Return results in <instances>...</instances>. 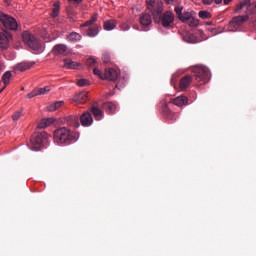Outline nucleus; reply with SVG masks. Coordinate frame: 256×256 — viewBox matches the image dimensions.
Returning <instances> with one entry per match:
<instances>
[{
	"label": "nucleus",
	"mask_w": 256,
	"mask_h": 256,
	"mask_svg": "<svg viewBox=\"0 0 256 256\" xmlns=\"http://www.w3.org/2000/svg\"><path fill=\"white\" fill-rule=\"evenodd\" d=\"M77 141V134L67 127H61L54 131V143L57 145H71Z\"/></svg>",
	"instance_id": "f257e3e1"
},
{
	"label": "nucleus",
	"mask_w": 256,
	"mask_h": 256,
	"mask_svg": "<svg viewBox=\"0 0 256 256\" xmlns=\"http://www.w3.org/2000/svg\"><path fill=\"white\" fill-rule=\"evenodd\" d=\"M47 143H49V134L41 132L32 136L29 147L32 151H40Z\"/></svg>",
	"instance_id": "f03ea898"
},
{
	"label": "nucleus",
	"mask_w": 256,
	"mask_h": 256,
	"mask_svg": "<svg viewBox=\"0 0 256 256\" xmlns=\"http://www.w3.org/2000/svg\"><path fill=\"white\" fill-rule=\"evenodd\" d=\"M192 73L195 77V80L200 83V85H205V83H209L211 79V72L209 68L205 66H195L192 69Z\"/></svg>",
	"instance_id": "7ed1b4c3"
},
{
	"label": "nucleus",
	"mask_w": 256,
	"mask_h": 256,
	"mask_svg": "<svg viewBox=\"0 0 256 256\" xmlns=\"http://www.w3.org/2000/svg\"><path fill=\"white\" fill-rule=\"evenodd\" d=\"M22 39L25 45L30 49H33L34 51H39V49H41V42L29 31H24L22 33Z\"/></svg>",
	"instance_id": "20e7f679"
},
{
	"label": "nucleus",
	"mask_w": 256,
	"mask_h": 256,
	"mask_svg": "<svg viewBox=\"0 0 256 256\" xmlns=\"http://www.w3.org/2000/svg\"><path fill=\"white\" fill-rule=\"evenodd\" d=\"M0 22L2 23L5 29H9L10 31H17L19 25L17 24V20L15 18L0 12Z\"/></svg>",
	"instance_id": "39448f33"
},
{
	"label": "nucleus",
	"mask_w": 256,
	"mask_h": 256,
	"mask_svg": "<svg viewBox=\"0 0 256 256\" xmlns=\"http://www.w3.org/2000/svg\"><path fill=\"white\" fill-rule=\"evenodd\" d=\"M146 5L154 19H157L163 13V3L161 2L155 3V0H146Z\"/></svg>",
	"instance_id": "423d86ee"
},
{
	"label": "nucleus",
	"mask_w": 256,
	"mask_h": 256,
	"mask_svg": "<svg viewBox=\"0 0 256 256\" xmlns=\"http://www.w3.org/2000/svg\"><path fill=\"white\" fill-rule=\"evenodd\" d=\"M157 18L160 19L161 24L164 27H171L173 25V21L175 19V16L173 15L172 12L167 11L162 16H161V14L159 16H157L156 19Z\"/></svg>",
	"instance_id": "0eeeda50"
},
{
	"label": "nucleus",
	"mask_w": 256,
	"mask_h": 256,
	"mask_svg": "<svg viewBox=\"0 0 256 256\" xmlns=\"http://www.w3.org/2000/svg\"><path fill=\"white\" fill-rule=\"evenodd\" d=\"M12 38L8 31L0 32V49H9V42Z\"/></svg>",
	"instance_id": "6e6552de"
},
{
	"label": "nucleus",
	"mask_w": 256,
	"mask_h": 256,
	"mask_svg": "<svg viewBox=\"0 0 256 256\" xmlns=\"http://www.w3.org/2000/svg\"><path fill=\"white\" fill-rule=\"evenodd\" d=\"M119 75H121L119 70L109 68L105 70L104 79H108V81H117V79H119Z\"/></svg>",
	"instance_id": "1a4fd4ad"
},
{
	"label": "nucleus",
	"mask_w": 256,
	"mask_h": 256,
	"mask_svg": "<svg viewBox=\"0 0 256 256\" xmlns=\"http://www.w3.org/2000/svg\"><path fill=\"white\" fill-rule=\"evenodd\" d=\"M79 121L83 127H91V125H93V116L91 115V112H84L80 116Z\"/></svg>",
	"instance_id": "9d476101"
},
{
	"label": "nucleus",
	"mask_w": 256,
	"mask_h": 256,
	"mask_svg": "<svg viewBox=\"0 0 256 256\" xmlns=\"http://www.w3.org/2000/svg\"><path fill=\"white\" fill-rule=\"evenodd\" d=\"M139 21L140 25H142L144 29H147V27H149L151 23H153V18L151 17V14L144 12L141 14Z\"/></svg>",
	"instance_id": "9b49d317"
},
{
	"label": "nucleus",
	"mask_w": 256,
	"mask_h": 256,
	"mask_svg": "<svg viewBox=\"0 0 256 256\" xmlns=\"http://www.w3.org/2000/svg\"><path fill=\"white\" fill-rule=\"evenodd\" d=\"M73 103H76L77 105L87 103L89 101V93L88 92H81L79 94H76L72 98Z\"/></svg>",
	"instance_id": "f8f14e48"
},
{
	"label": "nucleus",
	"mask_w": 256,
	"mask_h": 256,
	"mask_svg": "<svg viewBox=\"0 0 256 256\" xmlns=\"http://www.w3.org/2000/svg\"><path fill=\"white\" fill-rule=\"evenodd\" d=\"M248 20H249V16H247V15L236 16L231 20L230 25H232L233 27H239V26L243 25V23H245Z\"/></svg>",
	"instance_id": "ddd939ff"
},
{
	"label": "nucleus",
	"mask_w": 256,
	"mask_h": 256,
	"mask_svg": "<svg viewBox=\"0 0 256 256\" xmlns=\"http://www.w3.org/2000/svg\"><path fill=\"white\" fill-rule=\"evenodd\" d=\"M52 52L54 55H67V46L65 44H57Z\"/></svg>",
	"instance_id": "4468645a"
},
{
	"label": "nucleus",
	"mask_w": 256,
	"mask_h": 256,
	"mask_svg": "<svg viewBox=\"0 0 256 256\" xmlns=\"http://www.w3.org/2000/svg\"><path fill=\"white\" fill-rule=\"evenodd\" d=\"M66 123H68L70 127H75L76 129L81 126L79 123V116L77 115L66 117Z\"/></svg>",
	"instance_id": "2eb2a0df"
},
{
	"label": "nucleus",
	"mask_w": 256,
	"mask_h": 256,
	"mask_svg": "<svg viewBox=\"0 0 256 256\" xmlns=\"http://www.w3.org/2000/svg\"><path fill=\"white\" fill-rule=\"evenodd\" d=\"M193 81V77L186 75L180 80L179 87L183 91L184 89H187L189 85H191V82Z\"/></svg>",
	"instance_id": "dca6fc26"
},
{
	"label": "nucleus",
	"mask_w": 256,
	"mask_h": 256,
	"mask_svg": "<svg viewBox=\"0 0 256 256\" xmlns=\"http://www.w3.org/2000/svg\"><path fill=\"white\" fill-rule=\"evenodd\" d=\"M53 123H55L54 118H43L38 124V129H47V127H50Z\"/></svg>",
	"instance_id": "f3484780"
},
{
	"label": "nucleus",
	"mask_w": 256,
	"mask_h": 256,
	"mask_svg": "<svg viewBox=\"0 0 256 256\" xmlns=\"http://www.w3.org/2000/svg\"><path fill=\"white\" fill-rule=\"evenodd\" d=\"M33 65V62H21L15 66V71H27V69H31Z\"/></svg>",
	"instance_id": "a211bd4d"
},
{
	"label": "nucleus",
	"mask_w": 256,
	"mask_h": 256,
	"mask_svg": "<svg viewBox=\"0 0 256 256\" xmlns=\"http://www.w3.org/2000/svg\"><path fill=\"white\" fill-rule=\"evenodd\" d=\"M188 101L186 96H178L172 100V103L177 107H183V105H187Z\"/></svg>",
	"instance_id": "6ab92c4d"
},
{
	"label": "nucleus",
	"mask_w": 256,
	"mask_h": 256,
	"mask_svg": "<svg viewBox=\"0 0 256 256\" xmlns=\"http://www.w3.org/2000/svg\"><path fill=\"white\" fill-rule=\"evenodd\" d=\"M90 111L92 112L94 118L96 119V121H101V119H103V111L101 109H99V107L97 106H92L90 108Z\"/></svg>",
	"instance_id": "aec40b11"
},
{
	"label": "nucleus",
	"mask_w": 256,
	"mask_h": 256,
	"mask_svg": "<svg viewBox=\"0 0 256 256\" xmlns=\"http://www.w3.org/2000/svg\"><path fill=\"white\" fill-rule=\"evenodd\" d=\"M64 67L65 69H79V67H81V64L71 59H64Z\"/></svg>",
	"instance_id": "412c9836"
},
{
	"label": "nucleus",
	"mask_w": 256,
	"mask_h": 256,
	"mask_svg": "<svg viewBox=\"0 0 256 256\" xmlns=\"http://www.w3.org/2000/svg\"><path fill=\"white\" fill-rule=\"evenodd\" d=\"M183 40L186 43H199V39L197 38V36H195V34H191L189 32H186V34L183 36Z\"/></svg>",
	"instance_id": "4be33fe9"
},
{
	"label": "nucleus",
	"mask_w": 256,
	"mask_h": 256,
	"mask_svg": "<svg viewBox=\"0 0 256 256\" xmlns=\"http://www.w3.org/2000/svg\"><path fill=\"white\" fill-rule=\"evenodd\" d=\"M117 27V21L116 20H107L103 24V28L105 31H113Z\"/></svg>",
	"instance_id": "5701e85b"
},
{
	"label": "nucleus",
	"mask_w": 256,
	"mask_h": 256,
	"mask_svg": "<svg viewBox=\"0 0 256 256\" xmlns=\"http://www.w3.org/2000/svg\"><path fill=\"white\" fill-rule=\"evenodd\" d=\"M67 41L70 43H77V41H81V34L72 32L67 36Z\"/></svg>",
	"instance_id": "b1692460"
},
{
	"label": "nucleus",
	"mask_w": 256,
	"mask_h": 256,
	"mask_svg": "<svg viewBox=\"0 0 256 256\" xmlns=\"http://www.w3.org/2000/svg\"><path fill=\"white\" fill-rule=\"evenodd\" d=\"M103 109H105L107 113H115L117 106L113 102H106L103 104Z\"/></svg>",
	"instance_id": "393cba45"
},
{
	"label": "nucleus",
	"mask_w": 256,
	"mask_h": 256,
	"mask_svg": "<svg viewBox=\"0 0 256 256\" xmlns=\"http://www.w3.org/2000/svg\"><path fill=\"white\" fill-rule=\"evenodd\" d=\"M193 17V13L191 12H184L182 15L179 16V21H182V23H187L191 18Z\"/></svg>",
	"instance_id": "a878e982"
},
{
	"label": "nucleus",
	"mask_w": 256,
	"mask_h": 256,
	"mask_svg": "<svg viewBox=\"0 0 256 256\" xmlns=\"http://www.w3.org/2000/svg\"><path fill=\"white\" fill-rule=\"evenodd\" d=\"M63 104H64L63 101L54 102L53 104H50L48 106V111L50 112L57 111V109H60V107H63Z\"/></svg>",
	"instance_id": "bb28decb"
},
{
	"label": "nucleus",
	"mask_w": 256,
	"mask_h": 256,
	"mask_svg": "<svg viewBox=\"0 0 256 256\" xmlns=\"http://www.w3.org/2000/svg\"><path fill=\"white\" fill-rule=\"evenodd\" d=\"M60 9H61V4L59 2H55L53 5L52 13H51V17H53V19H55V17L59 15Z\"/></svg>",
	"instance_id": "cd10ccee"
},
{
	"label": "nucleus",
	"mask_w": 256,
	"mask_h": 256,
	"mask_svg": "<svg viewBox=\"0 0 256 256\" xmlns=\"http://www.w3.org/2000/svg\"><path fill=\"white\" fill-rule=\"evenodd\" d=\"M251 5V0H243L240 1L239 4L236 6L235 11H241L244 7H249Z\"/></svg>",
	"instance_id": "c85d7f7f"
},
{
	"label": "nucleus",
	"mask_w": 256,
	"mask_h": 256,
	"mask_svg": "<svg viewBox=\"0 0 256 256\" xmlns=\"http://www.w3.org/2000/svg\"><path fill=\"white\" fill-rule=\"evenodd\" d=\"M11 77H12L11 71H7L3 74L2 81L5 85L4 88L7 87V85H9V81H11Z\"/></svg>",
	"instance_id": "c756f323"
},
{
	"label": "nucleus",
	"mask_w": 256,
	"mask_h": 256,
	"mask_svg": "<svg viewBox=\"0 0 256 256\" xmlns=\"http://www.w3.org/2000/svg\"><path fill=\"white\" fill-rule=\"evenodd\" d=\"M99 34V28L97 26L91 27L87 31L88 37H96Z\"/></svg>",
	"instance_id": "7c9ffc66"
},
{
	"label": "nucleus",
	"mask_w": 256,
	"mask_h": 256,
	"mask_svg": "<svg viewBox=\"0 0 256 256\" xmlns=\"http://www.w3.org/2000/svg\"><path fill=\"white\" fill-rule=\"evenodd\" d=\"M200 19H211V13L207 10H202L198 13Z\"/></svg>",
	"instance_id": "2f4dec72"
},
{
	"label": "nucleus",
	"mask_w": 256,
	"mask_h": 256,
	"mask_svg": "<svg viewBox=\"0 0 256 256\" xmlns=\"http://www.w3.org/2000/svg\"><path fill=\"white\" fill-rule=\"evenodd\" d=\"M49 91H51L50 86H45L44 88H36L38 95H46V93H49Z\"/></svg>",
	"instance_id": "473e14b6"
},
{
	"label": "nucleus",
	"mask_w": 256,
	"mask_h": 256,
	"mask_svg": "<svg viewBox=\"0 0 256 256\" xmlns=\"http://www.w3.org/2000/svg\"><path fill=\"white\" fill-rule=\"evenodd\" d=\"M97 21V15H93L90 20L86 21L84 24L81 25V27H89L93 25Z\"/></svg>",
	"instance_id": "72a5a7b5"
},
{
	"label": "nucleus",
	"mask_w": 256,
	"mask_h": 256,
	"mask_svg": "<svg viewBox=\"0 0 256 256\" xmlns=\"http://www.w3.org/2000/svg\"><path fill=\"white\" fill-rule=\"evenodd\" d=\"M97 21V15H93L90 20L86 21L84 24L81 25V27H89L93 25Z\"/></svg>",
	"instance_id": "f704fd0d"
},
{
	"label": "nucleus",
	"mask_w": 256,
	"mask_h": 256,
	"mask_svg": "<svg viewBox=\"0 0 256 256\" xmlns=\"http://www.w3.org/2000/svg\"><path fill=\"white\" fill-rule=\"evenodd\" d=\"M186 23H188L189 27H198V25H199V20L193 18V16H192V18H190V20L187 21Z\"/></svg>",
	"instance_id": "c9c22d12"
},
{
	"label": "nucleus",
	"mask_w": 256,
	"mask_h": 256,
	"mask_svg": "<svg viewBox=\"0 0 256 256\" xmlns=\"http://www.w3.org/2000/svg\"><path fill=\"white\" fill-rule=\"evenodd\" d=\"M87 85H90L89 80H87V79H79L77 81L78 87H87Z\"/></svg>",
	"instance_id": "e433bc0d"
},
{
	"label": "nucleus",
	"mask_w": 256,
	"mask_h": 256,
	"mask_svg": "<svg viewBox=\"0 0 256 256\" xmlns=\"http://www.w3.org/2000/svg\"><path fill=\"white\" fill-rule=\"evenodd\" d=\"M163 113H164V115H166V117L173 116V112L171 111V109H169V106H167V105L163 106Z\"/></svg>",
	"instance_id": "4c0bfd02"
},
{
	"label": "nucleus",
	"mask_w": 256,
	"mask_h": 256,
	"mask_svg": "<svg viewBox=\"0 0 256 256\" xmlns=\"http://www.w3.org/2000/svg\"><path fill=\"white\" fill-rule=\"evenodd\" d=\"M93 73L94 75H97V77H99L100 79H105V74H103V72H101V70H99L98 68H94Z\"/></svg>",
	"instance_id": "58836bf2"
},
{
	"label": "nucleus",
	"mask_w": 256,
	"mask_h": 256,
	"mask_svg": "<svg viewBox=\"0 0 256 256\" xmlns=\"http://www.w3.org/2000/svg\"><path fill=\"white\" fill-rule=\"evenodd\" d=\"M22 115H23V112H21V111L15 112L12 116L13 121H19V119H21Z\"/></svg>",
	"instance_id": "ea45409f"
},
{
	"label": "nucleus",
	"mask_w": 256,
	"mask_h": 256,
	"mask_svg": "<svg viewBox=\"0 0 256 256\" xmlns=\"http://www.w3.org/2000/svg\"><path fill=\"white\" fill-rule=\"evenodd\" d=\"M102 61L103 63H109V61H111V55H109L108 53L103 54Z\"/></svg>",
	"instance_id": "a19ab883"
},
{
	"label": "nucleus",
	"mask_w": 256,
	"mask_h": 256,
	"mask_svg": "<svg viewBox=\"0 0 256 256\" xmlns=\"http://www.w3.org/2000/svg\"><path fill=\"white\" fill-rule=\"evenodd\" d=\"M175 13H176V15L179 19V17L183 15V7H176L175 8Z\"/></svg>",
	"instance_id": "79ce46f5"
},
{
	"label": "nucleus",
	"mask_w": 256,
	"mask_h": 256,
	"mask_svg": "<svg viewBox=\"0 0 256 256\" xmlns=\"http://www.w3.org/2000/svg\"><path fill=\"white\" fill-rule=\"evenodd\" d=\"M37 95H39L37 93V89H34L32 92L27 94V97H28V99H33V97H37Z\"/></svg>",
	"instance_id": "37998d69"
},
{
	"label": "nucleus",
	"mask_w": 256,
	"mask_h": 256,
	"mask_svg": "<svg viewBox=\"0 0 256 256\" xmlns=\"http://www.w3.org/2000/svg\"><path fill=\"white\" fill-rule=\"evenodd\" d=\"M120 28L122 31H129V29H131V26H129V24H127V23H122L120 25Z\"/></svg>",
	"instance_id": "c03bdc74"
},
{
	"label": "nucleus",
	"mask_w": 256,
	"mask_h": 256,
	"mask_svg": "<svg viewBox=\"0 0 256 256\" xmlns=\"http://www.w3.org/2000/svg\"><path fill=\"white\" fill-rule=\"evenodd\" d=\"M87 63L90 65V67H93V65L97 63V60H95V58H88Z\"/></svg>",
	"instance_id": "a18cd8bd"
},
{
	"label": "nucleus",
	"mask_w": 256,
	"mask_h": 256,
	"mask_svg": "<svg viewBox=\"0 0 256 256\" xmlns=\"http://www.w3.org/2000/svg\"><path fill=\"white\" fill-rule=\"evenodd\" d=\"M72 5H79V3H83V0H68Z\"/></svg>",
	"instance_id": "49530a36"
},
{
	"label": "nucleus",
	"mask_w": 256,
	"mask_h": 256,
	"mask_svg": "<svg viewBox=\"0 0 256 256\" xmlns=\"http://www.w3.org/2000/svg\"><path fill=\"white\" fill-rule=\"evenodd\" d=\"M177 0H165V2L168 4V5H172V3H176Z\"/></svg>",
	"instance_id": "de8ad7c7"
},
{
	"label": "nucleus",
	"mask_w": 256,
	"mask_h": 256,
	"mask_svg": "<svg viewBox=\"0 0 256 256\" xmlns=\"http://www.w3.org/2000/svg\"><path fill=\"white\" fill-rule=\"evenodd\" d=\"M213 0H203L204 5H211Z\"/></svg>",
	"instance_id": "09e8293b"
},
{
	"label": "nucleus",
	"mask_w": 256,
	"mask_h": 256,
	"mask_svg": "<svg viewBox=\"0 0 256 256\" xmlns=\"http://www.w3.org/2000/svg\"><path fill=\"white\" fill-rule=\"evenodd\" d=\"M215 1V3H216V5H219V4H221V3H225V0H214Z\"/></svg>",
	"instance_id": "8fccbe9b"
},
{
	"label": "nucleus",
	"mask_w": 256,
	"mask_h": 256,
	"mask_svg": "<svg viewBox=\"0 0 256 256\" xmlns=\"http://www.w3.org/2000/svg\"><path fill=\"white\" fill-rule=\"evenodd\" d=\"M233 0H224V5H229Z\"/></svg>",
	"instance_id": "3c124183"
},
{
	"label": "nucleus",
	"mask_w": 256,
	"mask_h": 256,
	"mask_svg": "<svg viewBox=\"0 0 256 256\" xmlns=\"http://www.w3.org/2000/svg\"><path fill=\"white\" fill-rule=\"evenodd\" d=\"M3 91H5V87H3V88L0 90V94L3 93Z\"/></svg>",
	"instance_id": "603ef678"
},
{
	"label": "nucleus",
	"mask_w": 256,
	"mask_h": 256,
	"mask_svg": "<svg viewBox=\"0 0 256 256\" xmlns=\"http://www.w3.org/2000/svg\"><path fill=\"white\" fill-rule=\"evenodd\" d=\"M3 69V64L0 63V71Z\"/></svg>",
	"instance_id": "864d4df0"
},
{
	"label": "nucleus",
	"mask_w": 256,
	"mask_h": 256,
	"mask_svg": "<svg viewBox=\"0 0 256 256\" xmlns=\"http://www.w3.org/2000/svg\"><path fill=\"white\" fill-rule=\"evenodd\" d=\"M207 24H208V25H212V22H208Z\"/></svg>",
	"instance_id": "5fc2aeb1"
}]
</instances>
